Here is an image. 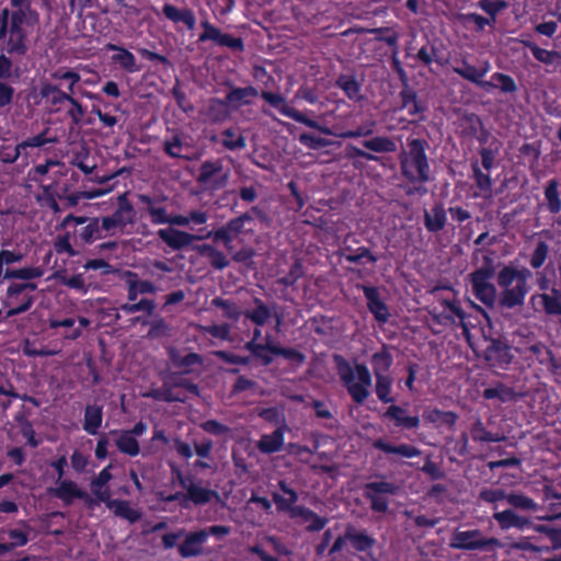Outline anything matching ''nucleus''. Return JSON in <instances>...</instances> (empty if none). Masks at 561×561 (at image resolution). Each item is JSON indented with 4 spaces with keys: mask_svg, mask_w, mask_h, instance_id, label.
<instances>
[{
    "mask_svg": "<svg viewBox=\"0 0 561 561\" xmlns=\"http://www.w3.org/2000/svg\"><path fill=\"white\" fill-rule=\"evenodd\" d=\"M446 222V214L440 206L433 207L425 213V227L430 231H438L443 229Z\"/></svg>",
    "mask_w": 561,
    "mask_h": 561,
    "instance_id": "nucleus-33",
    "label": "nucleus"
},
{
    "mask_svg": "<svg viewBox=\"0 0 561 561\" xmlns=\"http://www.w3.org/2000/svg\"><path fill=\"white\" fill-rule=\"evenodd\" d=\"M299 141L310 149H320L329 145L327 139L310 134H301Z\"/></svg>",
    "mask_w": 561,
    "mask_h": 561,
    "instance_id": "nucleus-58",
    "label": "nucleus"
},
{
    "mask_svg": "<svg viewBox=\"0 0 561 561\" xmlns=\"http://www.w3.org/2000/svg\"><path fill=\"white\" fill-rule=\"evenodd\" d=\"M546 198L548 201V207L551 213H559L561 209V201L559 199L557 183L551 181L545 191Z\"/></svg>",
    "mask_w": 561,
    "mask_h": 561,
    "instance_id": "nucleus-45",
    "label": "nucleus"
},
{
    "mask_svg": "<svg viewBox=\"0 0 561 561\" xmlns=\"http://www.w3.org/2000/svg\"><path fill=\"white\" fill-rule=\"evenodd\" d=\"M547 253L548 247L545 243L540 242L533 253L530 261L531 266L535 268L540 267L547 257Z\"/></svg>",
    "mask_w": 561,
    "mask_h": 561,
    "instance_id": "nucleus-62",
    "label": "nucleus"
},
{
    "mask_svg": "<svg viewBox=\"0 0 561 561\" xmlns=\"http://www.w3.org/2000/svg\"><path fill=\"white\" fill-rule=\"evenodd\" d=\"M67 102L71 105L68 110V116L71 118L75 125H79L84 116V110L81 104L73 99L72 94L69 96Z\"/></svg>",
    "mask_w": 561,
    "mask_h": 561,
    "instance_id": "nucleus-57",
    "label": "nucleus"
},
{
    "mask_svg": "<svg viewBox=\"0 0 561 561\" xmlns=\"http://www.w3.org/2000/svg\"><path fill=\"white\" fill-rule=\"evenodd\" d=\"M450 547L455 549H482L485 547H501L495 538H484L479 530L457 531L450 539Z\"/></svg>",
    "mask_w": 561,
    "mask_h": 561,
    "instance_id": "nucleus-8",
    "label": "nucleus"
},
{
    "mask_svg": "<svg viewBox=\"0 0 561 561\" xmlns=\"http://www.w3.org/2000/svg\"><path fill=\"white\" fill-rule=\"evenodd\" d=\"M493 517L495 520H497L502 529H508L512 527L523 529L529 524V520L527 518L517 515L512 510L497 512L493 515Z\"/></svg>",
    "mask_w": 561,
    "mask_h": 561,
    "instance_id": "nucleus-22",
    "label": "nucleus"
},
{
    "mask_svg": "<svg viewBox=\"0 0 561 561\" xmlns=\"http://www.w3.org/2000/svg\"><path fill=\"white\" fill-rule=\"evenodd\" d=\"M531 273L526 268L503 267L497 274L500 304L505 308L523 305L529 290L528 280Z\"/></svg>",
    "mask_w": 561,
    "mask_h": 561,
    "instance_id": "nucleus-2",
    "label": "nucleus"
},
{
    "mask_svg": "<svg viewBox=\"0 0 561 561\" xmlns=\"http://www.w3.org/2000/svg\"><path fill=\"white\" fill-rule=\"evenodd\" d=\"M485 356L489 362L499 365L507 364L511 360L508 348L494 341L488 346Z\"/></svg>",
    "mask_w": 561,
    "mask_h": 561,
    "instance_id": "nucleus-32",
    "label": "nucleus"
},
{
    "mask_svg": "<svg viewBox=\"0 0 561 561\" xmlns=\"http://www.w3.org/2000/svg\"><path fill=\"white\" fill-rule=\"evenodd\" d=\"M533 301L542 306L545 312L551 316H561V293L552 289L550 294H539Z\"/></svg>",
    "mask_w": 561,
    "mask_h": 561,
    "instance_id": "nucleus-18",
    "label": "nucleus"
},
{
    "mask_svg": "<svg viewBox=\"0 0 561 561\" xmlns=\"http://www.w3.org/2000/svg\"><path fill=\"white\" fill-rule=\"evenodd\" d=\"M102 409L96 405H88L84 412L83 430L91 434H98L102 424Z\"/></svg>",
    "mask_w": 561,
    "mask_h": 561,
    "instance_id": "nucleus-28",
    "label": "nucleus"
},
{
    "mask_svg": "<svg viewBox=\"0 0 561 561\" xmlns=\"http://www.w3.org/2000/svg\"><path fill=\"white\" fill-rule=\"evenodd\" d=\"M506 502L515 508L528 512H537L539 505L530 497L522 493H508Z\"/></svg>",
    "mask_w": 561,
    "mask_h": 561,
    "instance_id": "nucleus-34",
    "label": "nucleus"
},
{
    "mask_svg": "<svg viewBox=\"0 0 561 561\" xmlns=\"http://www.w3.org/2000/svg\"><path fill=\"white\" fill-rule=\"evenodd\" d=\"M204 32L199 36L201 42L213 41L218 44L222 33L207 21L201 23Z\"/></svg>",
    "mask_w": 561,
    "mask_h": 561,
    "instance_id": "nucleus-53",
    "label": "nucleus"
},
{
    "mask_svg": "<svg viewBox=\"0 0 561 561\" xmlns=\"http://www.w3.org/2000/svg\"><path fill=\"white\" fill-rule=\"evenodd\" d=\"M164 15L172 22H182L188 30H193L196 24V19L192 10L190 9H178L172 4H165L163 7Z\"/></svg>",
    "mask_w": 561,
    "mask_h": 561,
    "instance_id": "nucleus-20",
    "label": "nucleus"
},
{
    "mask_svg": "<svg viewBox=\"0 0 561 561\" xmlns=\"http://www.w3.org/2000/svg\"><path fill=\"white\" fill-rule=\"evenodd\" d=\"M228 176L220 162L206 161L202 164L198 180L211 188H219L226 185Z\"/></svg>",
    "mask_w": 561,
    "mask_h": 561,
    "instance_id": "nucleus-10",
    "label": "nucleus"
},
{
    "mask_svg": "<svg viewBox=\"0 0 561 561\" xmlns=\"http://www.w3.org/2000/svg\"><path fill=\"white\" fill-rule=\"evenodd\" d=\"M35 289L36 285L32 283L11 284L7 289V296L3 301L4 307L8 308L7 317H13L28 310L34 299L31 295L24 293Z\"/></svg>",
    "mask_w": 561,
    "mask_h": 561,
    "instance_id": "nucleus-4",
    "label": "nucleus"
},
{
    "mask_svg": "<svg viewBox=\"0 0 561 561\" xmlns=\"http://www.w3.org/2000/svg\"><path fill=\"white\" fill-rule=\"evenodd\" d=\"M51 78L55 80L66 81L68 83V91H69L68 93H70V94L73 93L75 84L80 81V76L73 71L58 70L51 75Z\"/></svg>",
    "mask_w": 561,
    "mask_h": 561,
    "instance_id": "nucleus-54",
    "label": "nucleus"
},
{
    "mask_svg": "<svg viewBox=\"0 0 561 561\" xmlns=\"http://www.w3.org/2000/svg\"><path fill=\"white\" fill-rule=\"evenodd\" d=\"M492 277L493 270L489 266H483L470 274L473 295L489 307H492L496 300V289L491 283Z\"/></svg>",
    "mask_w": 561,
    "mask_h": 561,
    "instance_id": "nucleus-5",
    "label": "nucleus"
},
{
    "mask_svg": "<svg viewBox=\"0 0 561 561\" xmlns=\"http://www.w3.org/2000/svg\"><path fill=\"white\" fill-rule=\"evenodd\" d=\"M115 433L117 434L116 446L122 453L129 456H137L139 454V444L133 436V433L127 431Z\"/></svg>",
    "mask_w": 561,
    "mask_h": 561,
    "instance_id": "nucleus-30",
    "label": "nucleus"
},
{
    "mask_svg": "<svg viewBox=\"0 0 561 561\" xmlns=\"http://www.w3.org/2000/svg\"><path fill=\"white\" fill-rule=\"evenodd\" d=\"M56 137H48V128H46L43 133L30 137L25 139L24 141L18 144L15 148L13 149V157L10 159V161H15L20 157H27V149L28 148H38L46 144L56 142Z\"/></svg>",
    "mask_w": 561,
    "mask_h": 561,
    "instance_id": "nucleus-13",
    "label": "nucleus"
},
{
    "mask_svg": "<svg viewBox=\"0 0 561 561\" xmlns=\"http://www.w3.org/2000/svg\"><path fill=\"white\" fill-rule=\"evenodd\" d=\"M489 85L499 87L504 92H513L516 90V84L514 80L503 73H495L492 76V82H489Z\"/></svg>",
    "mask_w": 561,
    "mask_h": 561,
    "instance_id": "nucleus-51",
    "label": "nucleus"
},
{
    "mask_svg": "<svg viewBox=\"0 0 561 561\" xmlns=\"http://www.w3.org/2000/svg\"><path fill=\"white\" fill-rule=\"evenodd\" d=\"M187 497L197 505L209 503L213 499H218L216 491L204 488L199 483H191L186 488Z\"/></svg>",
    "mask_w": 561,
    "mask_h": 561,
    "instance_id": "nucleus-23",
    "label": "nucleus"
},
{
    "mask_svg": "<svg viewBox=\"0 0 561 561\" xmlns=\"http://www.w3.org/2000/svg\"><path fill=\"white\" fill-rule=\"evenodd\" d=\"M25 0H11L18 9L11 14L8 10L0 12V38L4 41V47L12 54L26 51V37L38 24V14L24 5Z\"/></svg>",
    "mask_w": 561,
    "mask_h": 561,
    "instance_id": "nucleus-1",
    "label": "nucleus"
},
{
    "mask_svg": "<svg viewBox=\"0 0 561 561\" xmlns=\"http://www.w3.org/2000/svg\"><path fill=\"white\" fill-rule=\"evenodd\" d=\"M364 146L375 152H393L397 146L393 140L388 137H375L364 141Z\"/></svg>",
    "mask_w": 561,
    "mask_h": 561,
    "instance_id": "nucleus-39",
    "label": "nucleus"
},
{
    "mask_svg": "<svg viewBox=\"0 0 561 561\" xmlns=\"http://www.w3.org/2000/svg\"><path fill=\"white\" fill-rule=\"evenodd\" d=\"M396 485L385 481L371 482L366 485V492L375 493L378 495L392 494L396 492Z\"/></svg>",
    "mask_w": 561,
    "mask_h": 561,
    "instance_id": "nucleus-55",
    "label": "nucleus"
},
{
    "mask_svg": "<svg viewBox=\"0 0 561 561\" xmlns=\"http://www.w3.org/2000/svg\"><path fill=\"white\" fill-rule=\"evenodd\" d=\"M286 426L278 427L271 434L262 435L256 447L264 454H272L280 450L284 445V434Z\"/></svg>",
    "mask_w": 561,
    "mask_h": 561,
    "instance_id": "nucleus-16",
    "label": "nucleus"
},
{
    "mask_svg": "<svg viewBox=\"0 0 561 561\" xmlns=\"http://www.w3.org/2000/svg\"><path fill=\"white\" fill-rule=\"evenodd\" d=\"M199 252L202 255L206 256L209 260L210 264L216 268H225L229 264L225 254L216 250L211 245H202L199 248Z\"/></svg>",
    "mask_w": 561,
    "mask_h": 561,
    "instance_id": "nucleus-38",
    "label": "nucleus"
},
{
    "mask_svg": "<svg viewBox=\"0 0 561 561\" xmlns=\"http://www.w3.org/2000/svg\"><path fill=\"white\" fill-rule=\"evenodd\" d=\"M158 236L170 248L178 250L190 245L197 237L173 228L160 229Z\"/></svg>",
    "mask_w": 561,
    "mask_h": 561,
    "instance_id": "nucleus-14",
    "label": "nucleus"
},
{
    "mask_svg": "<svg viewBox=\"0 0 561 561\" xmlns=\"http://www.w3.org/2000/svg\"><path fill=\"white\" fill-rule=\"evenodd\" d=\"M339 87L346 93L352 100H358L360 98L358 83L351 78H341L337 81Z\"/></svg>",
    "mask_w": 561,
    "mask_h": 561,
    "instance_id": "nucleus-52",
    "label": "nucleus"
},
{
    "mask_svg": "<svg viewBox=\"0 0 561 561\" xmlns=\"http://www.w3.org/2000/svg\"><path fill=\"white\" fill-rule=\"evenodd\" d=\"M290 517L298 519L301 524H306L309 530H320L327 524V519L319 517L316 513L302 506L290 508Z\"/></svg>",
    "mask_w": 561,
    "mask_h": 561,
    "instance_id": "nucleus-15",
    "label": "nucleus"
},
{
    "mask_svg": "<svg viewBox=\"0 0 561 561\" xmlns=\"http://www.w3.org/2000/svg\"><path fill=\"white\" fill-rule=\"evenodd\" d=\"M213 304L218 307H221L225 311V317H227L229 319H238L239 316L241 314V311L239 310V308L237 306H234L233 304H230L229 301L216 298L213 300Z\"/></svg>",
    "mask_w": 561,
    "mask_h": 561,
    "instance_id": "nucleus-61",
    "label": "nucleus"
},
{
    "mask_svg": "<svg viewBox=\"0 0 561 561\" xmlns=\"http://www.w3.org/2000/svg\"><path fill=\"white\" fill-rule=\"evenodd\" d=\"M55 250L57 253H67L70 256H75L77 252L72 249L69 240V236H60L55 241Z\"/></svg>",
    "mask_w": 561,
    "mask_h": 561,
    "instance_id": "nucleus-63",
    "label": "nucleus"
},
{
    "mask_svg": "<svg viewBox=\"0 0 561 561\" xmlns=\"http://www.w3.org/2000/svg\"><path fill=\"white\" fill-rule=\"evenodd\" d=\"M376 378V394L381 402L389 403L393 401L391 397L392 378L387 376H378Z\"/></svg>",
    "mask_w": 561,
    "mask_h": 561,
    "instance_id": "nucleus-36",
    "label": "nucleus"
},
{
    "mask_svg": "<svg viewBox=\"0 0 561 561\" xmlns=\"http://www.w3.org/2000/svg\"><path fill=\"white\" fill-rule=\"evenodd\" d=\"M374 446L387 454H393V455H397L399 457H402V458H413V457H416L420 455V451L417 448L411 446V445H407V444H401V445H391V444H387L382 440H377Z\"/></svg>",
    "mask_w": 561,
    "mask_h": 561,
    "instance_id": "nucleus-27",
    "label": "nucleus"
},
{
    "mask_svg": "<svg viewBox=\"0 0 561 561\" xmlns=\"http://www.w3.org/2000/svg\"><path fill=\"white\" fill-rule=\"evenodd\" d=\"M255 95L256 91L253 88H243L232 90L227 98L230 104L240 106L242 104L249 103V99Z\"/></svg>",
    "mask_w": 561,
    "mask_h": 561,
    "instance_id": "nucleus-41",
    "label": "nucleus"
},
{
    "mask_svg": "<svg viewBox=\"0 0 561 561\" xmlns=\"http://www.w3.org/2000/svg\"><path fill=\"white\" fill-rule=\"evenodd\" d=\"M23 255L19 252L10 251V250H1L0 251V278H4L5 274V265H11L14 263L21 262Z\"/></svg>",
    "mask_w": 561,
    "mask_h": 561,
    "instance_id": "nucleus-47",
    "label": "nucleus"
},
{
    "mask_svg": "<svg viewBox=\"0 0 561 561\" xmlns=\"http://www.w3.org/2000/svg\"><path fill=\"white\" fill-rule=\"evenodd\" d=\"M98 231H99V222H98V220H93L90 224H88L87 226H84L79 231V238L82 241L90 243L95 239Z\"/></svg>",
    "mask_w": 561,
    "mask_h": 561,
    "instance_id": "nucleus-60",
    "label": "nucleus"
},
{
    "mask_svg": "<svg viewBox=\"0 0 561 561\" xmlns=\"http://www.w3.org/2000/svg\"><path fill=\"white\" fill-rule=\"evenodd\" d=\"M391 365L392 356L385 347L381 351L375 353L371 357V366L375 377L387 376Z\"/></svg>",
    "mask_w": 561,
    "mask_h": 561,
    "instance_id": "nucleus-29",
    "label": "nucleus"
},
{
    "mask_svg": "<svg viewBox=\"0 0 561 561\" xmlns=\"http://www.w3.org/2000/svg\"><path fill=\"white\" fill-rule=\"evenodd\" d=\"M364 293L368 300V308L374 313L375 318L380 322H386L389 317V311L387 306L380 300L377 290L365 287Z\"/></svg>",
    "mask_w": 561,
    "mask_h": 561,
    "instance_id": "nucleus-21",
    "label": "nucleus"
},
{
    "mask_svg": "<svg viewBox=\"0 0 561 561\" xmlns=\"http://www.w3.org/2000/svg\"><path fill=\"white\" fill-rule=\"evenodd\" d=\"M202 331L210 334L211 336L220 340L230 339V327L228 324H214L202 327Z\"/></svg>",
    "mask_w": 561,
    "mask_h": 561,
    "instance_id": "nucleus-56",
    "label": "nucleus"
},
{
    "mask_svg": "<svg viewBox=\"0 0 561 561\" xmlns=\"http://www.w3.org/2000/svg\"><path fill=\"white\" fill-rule=\"evenodd\" d=\"M387 415L394 420L398 426H404L408 428H414L419 425L420 421L417 416H408L405 411L397 405H391L387 410Z\"/></svg>",
    "mask_w": 561,
    "mask_h": 561,
    "instance_id": "nucleus-31",
    "label": "nucleus"
},
{
    "mask_svg": "<svg viewBox=\"0 0 561 561\" xmlns=\"http://www.w3.org/2000/svg\"><path fill=\"white\" fill-rule=\"evenodd\" d=\"M476 183L479 187V193L477 195L482 196L484 198H489L492 196L491 187L492 181L488 174L482 173L481 171H476Z\"/></svg>",
    "mask_w": 561,
    "mask_h": 561,
    "instance_id": "nucleus-50",
    "label": "nucleus"
},
{
    "mask_svg": "<svg viewBox=\"0 0 561 561\" xmlns=\"http://www.w3.org/2000/svg\"><path fill=\"white\" fill-rule=\"evenodd\" d=\"M526 45L530 48L535 58L543 64H553L556 59L559 58V54L556 51L542 49L531 43H527Z\"/></svg>",
    "mask_w": 561,
    "mask_h": 561,
    "instance_id": "nucleus-48",
    "label": "nucleus"
},
{
    "mask_svg": "<svg viewBox=\"0 0 561 561\" xmlns=\"http://www.w3.org/2000/svg\"><path fill=\"white\" fill-rule=\"evenodd\" d=\"M154 286L147 280H129L128 298L135 300L138 294L153 293Z\"/></svg>",
    "mask_w": 561,
    "mask_h": 561,
    "instance_id": "nucleus-44",
    "label": "nucleus"
},
{
    "mask_svg": "<svg viewBox=\"0 0 561 561\" xmlns=\"http://www.w3.org/2000/svg\"><path fill=\"white\" fill-rule=\"evenodd\" d=\"M410 157L402 161L403 173L413 181L424 182L428 179V165L423 152L422 144L414 139L410 142Z\"/></svg>",
    "mask_w": 561,
    "mask_h": 561,
    "instance_id": "nucleus-6",
    "label": "nucleus"
},
{
    "mask_svg": "<svg viewBox=\"0 0 561 561\" xmlns=\"http://www.w3.org/2000/svg\"><path fill=\"white\" fill-rule=\"evenodd\" d=\"M208 538L206 531H195L186 536L185 540L179 546V552L183 558L199 556L203 552V545Z\"/></svg>",
    "mask_w": 561,
    "mask_h": 561,
    "instance_id": "nucleus-12",
    "label": "nucleus"
},
{
    "mask_svg": "<svg viewBox=\"0 0 561 561\" xmlns=\"http://www.w3.org/2000/svg\"><path fill=\"white\" fill-rule=\"evenodd\" d=\"M106 47L110 50L116 51V54L112 57L113 61L119 64L121 67L127 70L128 72L138 71L139 68L137 66L136 58L130 51L121 48L114 44H108Z\"/></svg>",
    "mask_w": 561,
    "mask_h": 561,
    "instance_id": "nucleus-26",
    "label": "nucleus"
},
{
    "mask_svg": "<svg viewBox=\"0 0 561 561\" xmlns=\"http://www.w3.org/2000/svg\"><path fill=\"white\" fill-rule=\"evenodd\" d=\"M111 468V465L105 467L91 482V491L100 502L108 501V497L112 495L107 486L108 481L112 479Z\"/></svg>",
    "mask_w": 561,
    "mask_h": 561,
    "instance_id": "nucleus-17",
    "label": "nucleus"
},
{
    "mask_svg": "<svg viewBox=\"0 0 561 561\" xmlns=\"http://www.w3.org/2000/svg\"><path fill=\"white\" fill-rule=\"evenodd\" d=\"M41 95L47 99L53 105H58L64 102H67L71 94L61 91L56 85H53L50 83H44L41 88Z\"/></svg>",
    "mask_w": 561,
    "mask_h": 561,
    "instance_id": "nucleus-35",
    "label": "nucleus"
},
{
    "mask_svg": "<svg viewBox=\"0 0 561 561\" xmlns=\"http://www.w3.org/2000/svg\"><path fill=\"white\" fill-rule=\"evenodd\" d=\"M138 199L141 203L144 210L149 215L152 224L164 225L169 222L171 215L167 213L160 201L153 199L145 194L139 195Z\"/></svg>",
    "mask_w": 561,
    "mask_h": 561,
    "instance_id": "nucleus-11",
    "label": "nucleus"
},
{
    "mask_svg": "<svg viewBox=\"0 0 561 561\" xmlns=\"http://www.w3.org/2000/svg\"><path fill=\"white\" fill-rule=\"evenodd\" d=\"M478 5L492 16L490 20L494 23L496 14L506 7V3L501 0H480Z\"/></svg>",
    "mask_w": 561,
    "mask_h": 561,
    "instance_id": "nucleus-49",
    "label": "nucleus"
},
{
    "mask_svg": "<svg viewBox=\"0 0 561 561\" xmlns=\"http://www.w3.org/2000/svg\"><path fill=\"white\" fill-rule=\"evenodd\" d=\"M43 275L39 267H22L16 270H5L4 279H34Z\"/></svg>",
    "mask_w": 561,
    "mask_h": 561,
    "instance_id": "nucleus-37",
    "label": "nucleus"
},
{
    "mask_svg": "<svg viewBox=\"0 0 561 561\" xmlns=\"http://www.w3.org/2000/svg\"><path fill=\"white\" fill-rule=\"evenodd\" d=\"M341 379L355 402L363 403L369 397L371 376L365 365L356 364L354 367H346L341 370Z\"/></svg>",
    "mask_w": 561,
    "mask_h": 561,
    "instance_id": "nucleus-3",
    "label": "nucleus"
},
{
    "mask_svg": "<svg viewBox=\"0 0 561 561\" xmlns=\"http://www.w3.org/2000/svg\"><path fill=\"white\" fill-rule=\"evenodd\" d=\"M401 96L402 107L405 108L410 115H416L423 111L412 91L404 90L401 92Z\"/></svg>",
    "mask_w": 561,
    "mask_h": 561,
    "instance_id": "nucleus-46",
    "label": "nucleus"
},
{
    "mask_svg": "<svg viewBox=\"0 0 561 561\" xmlns=\"http://www.w3.org/2000/svg\"><path fill=\"white\" fill-rule=\"evenodd\" d=\"M134 210L131 205L123 194L118 197V209L108 217L102 219V228L112 234L115 229H123L127 224L133 221Z\"/></svg>",
    "mask_w": 561,
    "mask_h": 561,
    "instance_id": "nucleus-9",
    "label": "nucleus"
},
{
    "mask_svg": "<svg viewBox=\"0 0 561 561\" xmlns=\"http://www.w3.org/2000/svg\"><path fill=\"white\" fill-rule=\"evenodd\" d=\"M245 317L257 325L264 324L271 317L270 309L261 302H257L255 309L248 310Z\"/></svg>",
    "mask_w": 561,
    "mask_h": 561,
    "instance_id": "nucleus-43",
    "label": "nucleus"
},
{
    "mask_svg": "<svg viewBox=\"0 0 561 561\" xmlns=\"http://www.w3.org/2000/svg\"><path fill=\"white\" fill-rule=\"evenodd\" d=\"M261 337V330L255 329L253 333V339L245 344V348L251 352L256 358H259L264 365H268L273 355H283L286 357H294L297 354L294 351H286L279 347L274 341L270 337H266L265 343L259 342Z\"/></svg>",
    "mask_w": 561,
    "mask_h": 561,
    "instance_id": "nucleus-7",
    "label": "nucleus"
},
{
    "mask_svg": "<svg viewBox=\"0 0 561 561\" xmlns=\"http://www.w3.org/2000/svg\"><path fill=\"white\" fill-rule=\"evenodd\" d=\"M222 145L229 150H239L245 147V139L232 129L222 133Z\"/></svg>",
    "mask_w": 561,
    "mask_h": 561,
    "instance_id": "nucleus-42",
    "label": "nucleus"
},
{
    "mask_svg": "<svg viewBox=\"0 0 561 561\" xmlns=\"http://www.w3.org/2000/svg\"><path fill=\"white\" fill-rule=\"evenodd\" d=\"M282 114H284L287 117H290V118L295 119L296 122L305 124L308 127L317 128V129L321 130L322 133H324L327 135H331L332 134L329 128L321 127L316 121L309 119L304 114H301L300 112H298L297 110H295L293 107H283L282 108Z\"/></svg>",
    "mask_w": 561,
    "mask_h": 561,
    "instance_id": "nucleus-40",
    "label": "nucleus"
},
{
    "mask_svg": "<svg viewBox=\"0 0 561 561\" xmlns=\"http://www.w3.org/2000/svg\"><path fill=\"white\" fill-rule=\"evenodd\" d=\"M348 538L351 539L354 548L360 551H365L374 545V539L363 533L350 535Z\"/></svg>",
    "mask_w": 561,
    "mask_h": 561,
    "instance_id": "nucleus-59",
    "label": "nucleus"
},
{
    "mask_svg": "<svg viewBox=\"0 0 561 561\" xmlns=\"http://www.w3.org/2000/svg\"><path fill=\"white\" fill-rule=\"evenodd\" d=\"M103 503L110 508L116 516L127 519L130 523H134L140 518V513L130 507L127 501L122 500H112L108 497V501H103Z\"/></svg>",
    "mask_w": 561,
    "mask_h": 561,
    "instance_id": "nucleus-19",
    "label": "nucleus"
},
{
    "mask_svg": "<svg viewBox=\"0 0 561 561\" xmlns=\"http://www.w3.org/2000/svg\"><path fill=\"white\" fill-rule=\"evenodd\" d=\"M490 68L491 67L489 61H485L483 62L481 69H477L476 67L466 64L463 65V67L454 68V71L469 81L479 83L482 87H488L489 82L481 81V78L484 77V75L490 70Z\"/></svg>",
    "mask_w": 561,
    "mask_h": 561,
    "instance_id": "nucleus-25",
    "label": "nucleus"
},
{
    "mask_svg": "<svg viewBox=\"0 0 561 561\" xmlns=\"http://www.w3.org/2000/svg\"><path fill=\"white\" fill-rule=\"evenodd\" d=\"M461 19L465 24L473 23L479 31H482L486 25L493 24L490 19L483 18L477 13H468Z\"/></svg>",
    "mask_w": 561,
    "mask_h": 561,
    "instance_id": "nucleus-64",
    "label": "nucleus"
},
{
    "mask_svg": "<svg viewBox=\"0 0 561 561\" xmlns=\"http://www.w3.org/2000/svg\"><path fill=\"white\" fill-rule=\"evenodd\" d=\"M51 493L66 503H71L72 500L84 496V493L79 490L78 485L68 480L58 482L57 486L51 490Z\"/></svg>",
    "mask_w": 561,
    "mask_h": 561,
    "instance_id": "nucleus-24",
    "label": "nucleus"
}]
</instances>
